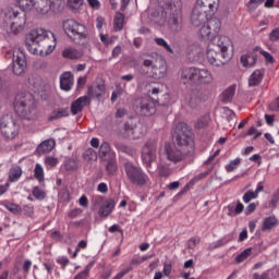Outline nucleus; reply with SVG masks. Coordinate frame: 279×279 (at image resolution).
Wrapping results in <instances>:
<instances>
[{"label":"nucleus","instance_id":"nucleus-45","mask_svg":"<svg viewBox=\"0 0 279 279\" xmlns=\"http://www.w3.org/2000/svg\"><path fill=\"white\" fill-rule=\"evenodd\" d=\"M133 138H141V136L145 135V131H143V125H136L131 130Z\"/></svg>","mask_w":279,"mask_h":279},{"label":"nucleus","instance_id":"nucleus-28","mask_svg":"<svg viewBox=\"0 0 279 279\" xmlns=\"http://www.w3.org/2000/svg\"><path fill=\"white\" fill-rule=\"evenodd\" d=\"M240 62L245 69H250L256 64V57L254 54H244L241 57Z\"/></svg>","mask_w":279,"mask_h":279},{"label":"nucleus","instance_id":"nucleus-40","mask_svg":"<svg viewBox=\"0 0 279 279\" xmlns=\"http://www.w3.org/2000/svg\"><path fill=\"white\" fill-rule=\"evenodd\" d=\"M58 158L48 156L45 158V165L46 169H53L54 167H58Z\"/></svg>","mask_w":279,"mask_h":279},{"label":"nucleus","instance_id":"nucleus-7","mask_svg":"<svg viewBox=\"0 0 279 279\" xmlns=\"http://www.w3.org/2000/svg\"><path fill=\"white\" fill-rule=\"evenodd\" d=\"M63 29L76 45L88 43V28L84 24H80L75 20H66L63 22Z\"/></svg>","mask_w":279,"mask_h":279},{"label":"nucleus","instance_id":"nucleus-8","mask_svg":"<svg viewBox=\"0 0 279 279\" xmlns=\"http://www.w3.org/2000/svg\"><path fill=\"white\" fill-rule=\"evenodd\" d=\"M124 171L129 182L134 184V186H147V184H151V180L145 170L140 166L134 165L132 161H126L124 163Z\"/></svg>","mask_w":279,"mask_h":279},{"label":"nucleus","instance_id":"nucleus-33","mask_svg":"<svg viewBox=\"0 0 279 279\" xmlns=\"http://www.w3.org/2000/svg\"><path fill=\"white\" fill-rule=\"evenodd\" d=\"M125 21V16L123 13H118L113 20V27L116 32H121L123 29V23Z\"/></svg>","mask_w":279,"mask_h":279},{"label":"nucleus","instance_id":"nucleus-48","mask_svg":"<svg viewBox=\"0 0 279 279\" xmlns=\"http://www.w3.org/2000/svg\"><path fill=\"white\" fill-rule=\"evenodd\" d=\"M173 269V264L171 262H165L163 263V276H166V278H169V276H171V271Z\"/></svg>","mask_w":279,"mask_h":279},{"label":"nucleus","instance_id":"nucleus-4","mask_svg":"<svg viewBox=\"0 0 279 279\" xmlns=\"http://www.w3.org/2000/svg\"><path fill=\"white\" fill-rule=\"evenodd\" d=\"M181 82L185 86H208L215 82V76L206 68H185L181 72Z\"/></svg>","mask_w":279,"mask_h":279},{"label":"nucleus","instance_id":"nucleus-10","mask_svg":"<svg viewBox=\"0 0 279 279\" xmlns=\"http://www.w3.org/2000/svg\"><path fill=\"white\" fill-rule=\"evenodd\" d=\"M143 66L150 69L151 76L155 80H162L167 77V61L161 57L144 60Z\"/></svg>","mask_w":279,"mask_h":279},{"label":"nucleus","instance_id":"nucleus-11","mask_svg":"<svg viewBox=\"0 0 279 279\" xmlns=\"http://www.w3.org/2000/svg\"><path fill=\"white\" fill-rule=\"evenodd\" d=\"M158 158V142L151 140L145 143L142 148V162L146 167L148 173H151V163Z\"/></svg>","mask_w":279,"mask_h":279},{"label":"nucleus","instance_id":"nucleus-38","mask_svg":"<svg viewBox=\"0 0 279 279\" xmlns=\"http://www.w3.org/2000/svg\"><path fill=\"white\" fill-rule=\"evenodd\" d=\"M34 173H35V178L39 182H43L45 180V169H43V166L40 163H36Z\"/></svg>","mask_w":279,"mask_h":279},{"label":"nucleus","instance_id":"nucleus-59","mask_svg":"<svg viewBox=\"0 0 279 279\" xmlns=\"http://www.w3.org/2000/svg\"><path fill=\"white\" fill-rule=\"evenodd\" d=\"M87 278H88V269H85L78 275H76L74 279H87Z\"/></svg>","mask_w":279,"mask_h":279},{"label":"nucleus","instance_id":"nucleus-21","mask_svg":"<svg viewBox=\"0 0 279 279\" xmlns=\"http://www.w3.org/2000/svg\"><path fill=\"white\" fill-rule=\"evenodd\" d=\"M98 156L102 160H109L110 158H114V151H112V147L108 142H102L99 146Z\"/></svg>","mask_w":279,"mask_h":279},{"label":"nucleus","instance_id":"nucleus-41","mask_svg":"<svg viewBox=\"0 0 279 279\" xmlns=\"http://www.w3.org/2000/svg\"><path fill=\"white\" fill-rule=\"evenodd\" d=\"M63 58H69L70 60H75L77 58V50L74 48H65L62 52Z\"/></svg>","mask_w":279,"mask_h":279},{"label":"nucleus","instance_id":"nucleus-16","mask_svg":"<svg viewBox=\"0 0 279 279\" xmlns=\"http://www.w3.org/2000/svg\"><path fill=\"white\" fill-rule=\"evenodd\" d=\"M133 106L142 117H151L156 113V105L149 97H138L134 100Z\"/></svg>","mask_w":279,"mask_h":279},{"label":"nucleus","instance_id":"nucleus-49","mask_svg":"<svg viewBox=\"0 0 279 279\" xmlns=\"http://www.w3.org/2000/svg\"><path fill=\"white\" fill-rule=\"evenodd\" d=\"M253 279H271V270H266L263 274H253Z\"/></svg>","mask_w":279,"mask_h":279},{"label":"nucleus","instance_id":"nucleus-13","mask_svg":"<svg viewBox=\"0 0 279 279\" xmlns=\"http://www.w3.org/2000/svg\"><path fill=\"white\" fill-rule=\"evenodd\" d=\"M0 132L4 138H16L19 135V123H16L12 116H3L0 119Z\"/></svg>","mask_w":279,"mask_h":279},{"label":"nucleus","instance_id":"nucleus-9","mask_svg":"<svg viewBox=\"0 0 279 279\" xmlns=\"http://www.w3.org/2000/svg\"><path fill=\"white\" fill-rule=\"evenodd\" d=\"M175 144L187 151H193V133L189 124L181 122L174 129Z\"/></svg>","mask_w":279,"mask_h":279},{"label":"nucleus","instance_id":"nucleus-12","mask_svg":"<svg viewBox=\"0 0 279 279\" xmlns=\"http://www.w3.org/2000/svg\"><path fill=\"white\" fill-rule=\"evenodd\" d=\"M15 110L23 119H27V121H33V119H36V114H38L36 105L32 98H24L15 102Z\"/></svg>","mask_w":279,"mask_h":279},{"label":"nucleus","instance_id":"nucleus-55","mask_svg":"<svg viewBox=\"0 0 279 279\" xmlns=\"http://www.w3.org/2000/svg\"><path fill=\"white\" fill-rule=\"evenodd\" d=\"M43 265H44L48 276H51V274H53V269L56 268V265L52 263H44Z\"/></svg>","mask_w":279,"mask_h":279},{"label":"nucleus","instance_id":"nucleus-30","mask_svg":"<svg viewBox=\"0 0 279 279\" xmlns=\"http://www.w3.org/2000/svg\"><path fill=\"white\" fill-rule=\"evenodd\" d=\"M236 93V85L229 86L223 93H222V100L227 104L232 101L234 98V94Z\"/></svg>","mask_w":279,"mask_h":279},{"label":"nucleus","instance_id":"nucleus-42","mask_svg":"<svg viewBox=\"0 0 279 279\" xmlns=\"http://www.w3.org/2000/svg\"><path fill=\"white\" fill-rule=\"evenodd\" d=\"M209 118L207 116L201 117L195 122V128L197 130H203V128H206L208 125Z\"/></svg>","mask_w":279,"mask_h":279},{"label":"nucleus","instance_id":"nucleus-64","mask_svg":"<svg viewBox=\"0 0 279 279\" xmlns=\"http://www.w3.org/2000/svg\"><path fill=\"white\" fill-rule=\"evenodd\" d=\"M244 208H245V207L243 206L242 203H238V205H236V207H235V209H234L235 215H241V213H243V209H244Z\"/></svg>","mask_w":279,"mask_h":279},{"label":"nucleus","instance_id":"nucleus-56","mask_svg":"<svg viewBox=\"0 0 279 279\" xmlns=\"http://www.w3.org/2000/svg\"><path fill=\"white\" fill-rule=\"evenodd\" d=\"M254 210H256V203H251V204L246 207L245 215H252V213H254Z\"/></svg>","mask_w":279,"mask_h":279},{"label":"nucleus","instance_id":"nucleus-25","mask_svg":"<svg viewBox=\"0 0 279 279\" xmlns=\"http://www.w3.org/2000/svg\"><path fill=\"white\" fill-rule=\"evenodd\" d=\"M263 71L255 70L248 78V86H258L263 82Z\"/></svg>","mask_w":279,"mask_h":279},{"label":"nucleus","instance_id":"nucleus-54","mask_svg":"<svg viewBox=\"0 0 279 279\" xmlns=\"http://www.w3.org/2000/svg\"><path fill=\"white\" fill-rule=\"evenodd\" d=\"M260 54L265 58L266 62H269L270 64H272L274 56H271V53L265 50H260Z\"/></svg>","mask_w":279,"mask_h":279},{"label":"nucleus","instance_id":"nucleus-14","mask_svg":"<svg viewBox=\"0 0 279 279\" xmlns=\"http://www.w3.org/2000/svg\"><path fill=\"white\" fill-rule=\"evenodd\" d=\"M165 154L169 162H173V165H178V162H182L183 160H185L189 154H193V150H186V148H182L175 144L174 145L166 144Z\"/></svg>","mask_w":279,"mask_h":279},{"label":"nucleus","instance_id":"nucleus-62","mask_svg":"<svg viewBox=\"0 0 279 279\" xmlns=\"http://www.w3.org/2000/svg\"><path fill=\"white\" fill-rule=\"evenodd\" d=\"M23 269H24L25 274H27L29 271V269H32V260L26 259L24 262Z\"/></svg>","mask_w":279,"mask_h":279},{"label":"nucleus","instance_id":"nucleus-43","mask_svg":"<svg viewBox=\"0 0 279 279\" xmlns=\"http://www.w3.org/2000/svg\"><path fill=\"white\" fill-rule=\"evenodd\" d=\"M33 196L35 197V199H39L43 201L46 197L45 191H43V189L35 186L33 187Z\"/></svg>","mask_w":279,"mask_h":279},{"label":"nucleus","instance_id":"nucleus-58","mask_svg":"<svg viewBox=\"0 0 279 279\" xmlns=\"http://www.w3.org/2000/svg\"><path fill=\"white\" fill-rule=\"evenodd\" d=\"M270 110H274L275 112L279 110V98H277L276 100H274L270 105Z\"/></svg>","mask_w":279,"mask_h":279},{"label":"nucleus","instance_id":"nucleus-20","mask_svg":"<svg viewBox=\"0 0 279 279\" xmlns=\"http://www.w3.org/2000/svg\"><path fill=\"white\" fill-rule=\"evenodd\" d=\"M87 104H90V98L88 96H83L77 98L74 102H72V106H71L72 114H78V112H82V110H84V107Z\"/></svg>","mask_w":279,"mask_h":279},{"label":"nucleus","instance_id":"nucleus-36","mask_svg":"<svg viewBox=\"0 0 279 279\" xmlns=\"http://www.w3.org/2000/svg\"><path fill=\"white\" fill-rule=\"evenodd\" d=\"M155 43H156V45H158V47H162V49H166V51H168V53H174L173 48L170 47L169 43H167V40H165V38L157 37V38H155Z\"/></svg>","mask_w":279,"mask_h":279},{"label":"nucleus","instance_id":"nucleus-31","mask_svg":"<svg viewBox=\"0 0 279 279\" xmlns=\"http://www.w3.org/2000/svg\"><path fill=\"white\" fill-rule=\"evenodd\" d=\"M2 206H4V208H7V210L13 215H21L23 213V207L14 203L5 202L2 204Z\"/></svg>","mask_w":279,"mask_h":279},{"label":"nucleus","instance_id":"nucleus-23","mask_svg":"<svg viewBox=\"0 0 279 279\" xmlns=\"http://www.w3.org/2000/svg\"><path fill=\"white\" fill-rule=\"evenodd\" d=\"M105 92H106V84L104 83L98 84L96 87H93V86L88 87L89 97H96L97 99H99V97H101V95H104Z\"/></svg>","mask_w":279,"mask_h":279},{"label":"nucleus","instance_id":"nucleus-26","mask_svg":"<svg viewBox=\"0 0 279 279\" xmlns=\"http://www.w3.org/2000/svg\"><path fill=\"white\" fill-rule=\"evenodd\" d=\"M53 147H56V141L46 140L37 147V149L40 154H48Z\"/></svg>","mask_w":279,"mask_h":279},{"label":"nucleus","instance_id":"nucleus-6","mask_svg":"<svg viewBox=\"0 0 279 279\" xmlns=\"http://www.w3.org/2000/svg\"><path fill=\"white\" fill-rule=\"evenodd\" d=\"M25 23V13H21L14 9H8L4 12L2 28L7 34L16 36L23 32Z\"/></svg>","mask_w":279,"mask_h":279},{"label":"nucleus","instance_id":"nucleus-27","mask_svg":"<svg viewBox=\"0 0 279 279\" xmlns=\"http://www.w3.org/2000/svg\"><path fill=\"white\" fill-rule=\"evenodd\" d=\"M69 108H59L52 111L49 116V121H56L58 119H62V117H69Z\"/></svg>","mask_w":279,"mask_h":279},{"label":"nucleus","instance_id":"nucleus-52","mask_svg":"<svg viewBox=\"0 0 279 279\" xmlns=\"http://www.w3.org/2000/svg\"><path fill=\"white\" fill-rule=\"evenodd\" d=\"M279 204V189L272 194V198L270 201V206H272V208H276V206H278Z\"/></svg>","mask_w":279,"mask_h":279},{"label":"nucleus","instance_id":"nucleus-1","mask_svg":"<svg viewBox=\"0 0 279 279\" xmlns=\"http://www.w3.org/2000/svg\"><path fill=\"white\" fill-rule=\"evenodd\" d=\"M56 45V35L50 31L36 28L26 36V47L34 56H49L53 53Z\"/></svg>","mask_w":279,"mask_h":279},{"label":"nucleus","instance_id":"nucleus-17","mask_svg":"<svg viewBox=\"0 0 279 279\" xmlns=\"http://www.w3.org/2000/svg\"><path fill=\"white\" fill-rule=\"evenodd\" d=\"M27 69L25 51L21 47L13 48V73L14 75H23Z\"/></svg>","mask_w":279,"mask_h":279},{"label":"nucleus","instance_id":"nucleus-22","mask_svg":"<svg viewBox=\"0 0 279 279\" xmlns=\"http://www.w3.org/2000/svg\"><path fill=\"white\" fill-rule=\"evenodd\" d=\"M276 226H278V218L276 216L266 217L262 223V232H270Z\"/></svg>","mask_w":279,"mask_h":279},{"label":"nucleus","instance_id":"nucleus-24","mask_svg":"<svg viewBox=\"0 0 279 279\" xmlns=\"http://www.w3.org/2000/svg\"><path fill=\"white\" fill-rule=\"evenodd\" d=\"M157 173L160 175V178H169V175H171V168L169 165H166L161 158L157 165Z\"/></svg>","mask_w":279,"mask_h":279},{"label":"nucleus","instance_id":"nucleus-15","mask_svg":"<svg viewBox=\"0 0 279 279\" xmlns=\"http://www.w3.org/2000/svg\"><path fill=\"white\" fill-rule=\"evenodd\" d=\"M221 32V20L211 17L205 24L201 25L199 36L205 40H213Z\"/></svg>","mask_w":279,"mask_h":279},{"label":"nucleus","instance_id":"nucleus-35","mask_svg":"<svg viewBox=\"0 0 279 279\" xmlns=\"http://www.w3.org/2000/svg\"><path fill=\"white\" fill-rule=\"evenodd\" d=\"M116 147L119 149V151H122V154H126L131 157L136 156V150L134 148H130V146H125L124 144H117Z\"/></svg>","mask_w":279,"mask_h":279},{"label":"nucleus","instance_id":"nucleus-44","mask_svg":"<svg viewBox=\"0 0 279 279\" xmlns=\"http://www.w3.org/2000/svg\"><path fill=\"white\" fill-rule=\"evenodd\" d=\"M107 163V171L108 173H114L117 171V159L114 157H111L110 159L106 160Z\"/></svg>","mask_w":279,"mask_h":279},{"label":"nucleus","instance_id":"nucleus-29","mask_svg":"<svg viewBox=\"0 0 279 279\" xmlns=\"http://www.w3.org/2000/svg\"><path fill=\"white\" fill-rule=\"evenodd\" d=\"M21 175H23V170L21 169L20 166H15L11 168L9 172V180L10 182H19V180L21 179Z\"/></svg>","mask_w":279,"mask_h":279},{"label":"nucleus","instance_id":"nucleus-37","mask_svg":"<svg viewBox=\"0 0 279 279\" xmlns=\"http://www.w3.org/2000/svg\"><path fill=\"white\" fill-rule=\"evenodd\" d=\"M252 256V247L245 248L241 254L235 257V263L240 264L247 260Z\"/></svg>","mask_w":279,"mask_h":279},{"label":"nucleus","instance_id":"nucleus-19","mask_svg":"<svg viewBox=\"0 0 279 279\" xmlns=\"http://www.w3.org/2000/svg\"><path fill=\"white\" fill-rule=\"evenodd\" d=\"M74 78L71 72H64L60 76V87L62 90L69 92L73 88Z\"/></svg>","mask_w":279,"mask_h":279},{"label":"nucleus","instance_id":"nucleus-61","mask_svg":"<svg viewBox=\"0 0 279 279\" xmlns=\"http://www.w3.org/2000/svg\"><path fill=\"white\" fill-rule=\"evenodd\" d=\"M168 189L170 191H175L177 189H180V181L169 183Z\"/></svg>","mask_w":279,"mask_h":279},{"label":"nucleus","instance_id":"nucleus-39","mask_svg":"<svg viewBox=\"0 0 279 279\" xmlns=\"http://www.w3.org/2000/svg\"><path fill=\"white\" fill-rule=\"evenodd\" d=\"M239 165H241V158H235L226 166V171L232 173V171L239 169Z\"/></svg>","mask_w":279,"mask_h":279},{"label":"nucleus","instance_id":"nucleus-18","mask_svg":"<svg viewBox=\"0 0 279 279\" xmlns=\"http://www.w3.org/2000/svg\"><path fill=\"white\" fill-rule=\"evenodd\" d=\"M95 204L99 205L100 204V208L98 210V214L100 217H108V215H110V213H112V210H114V199L109 198L104 201V197L101 196H97L95 198Z\"/></svg>","mask_w":279,"mask_h":279},{"label":"nucleus","instance_id":"nucleus-60","mask_svg":"<svg viewBox=\"0 0 279 279\" xmlns=\"http://www.w3.org/2000/svg\"><path fill=\"white\" fill-rule=\"evenodd\" d=\"M121 46H117L113 48L112 50V58H119V56H121Z\"/></svg>","mask_w":279,"mask_h":279},{"label":"nucleus","instance_id":"nucleus-57","mask_svg":"<svg viewBox=\"0 0 279 279\" xmlns=\"http://www.w3.org/2000/svg\"><path fill=\"white\" fill-rule=\"evenodd\" d=\"M97 191L99 193H108V185L105 182H101L98 187Z\"/></svg>","mask_w":279,"mask_h":279},{"label":"nucleus","instance_id":"nucleus-63","mask_svg":"<svg viewBox=\"0 0 279 279\" xmlns=\"http://www.w3.org/2000/svg\"><path fill=\"white\" fill-rule=\"evenodd\" d=\"M199 243V238H192L189 241V247H195Z\"/></svg>","mask_w":279,"mask_h":279},{"label":"nucleus","instance_id":"nucleus-51","mask_svg":"<svg viewBox=\"0 0 279 279\" xmlns=\"http://www.w3.org/2000/svg\"><path fill=\"white\" fill-rule=\"evenodd\" d=\"M201 102H202V99H199V97L192 96L189 99L190 108H197V106H199Z\"/></svg>","mask_w":279,"mask_h":279},{"label":"nucleus","instance_id":"nucleus-34","mask_svg":"<svg viewBox=\"0 0 279 279\" xmlns=\"http://www.w3.org/2000/svg\"><path fill=\"white\" fill-rule=\"evenodd\" d=\"M83 158L86 160V162H95L97 160V151L93 148H87L83 153Z\"/></svg>","mask_w":279,"mask_h":279},{"label":"nucleus","instance_id":"nucleus-47","mask_svg":"<svg viewBox=\"0 0 279 279\" xmlns=\"http://www.w3.org/2000/svg\"><path fill=\"white\" fill-rule=\"evenodd\" d=\"M258 196L256 195V193L252 190L247 191L246 193H244L243 195V202L244 204H250L251 199H256Z\"/></svg>","mask_w":279,"mask_h":279},{"label":"nucleus","instance_id":"nucleus-32","mask_svg":"<svg viewBox=\"0 0 279 279\" xmlns=\"http://www.w3.org/2000/svg\"><path fill=\"white\" fill-rule=\"evenodd\" d=\"M23 12H29L34 10L36 2L34 0H16Z\"/></svg>","mask_w":279,"mask_h":279},{"label":"nucleus","instance_id":"nucleus-46","mask_svg":"<svg viewBox=\"0 0 279 279\" xmlns=\"http://www.w3.org/2000/svg\"><path fill=\"white\" fill-rule=\"evenodd\" d=\"M68 5L72 8V10H80L82 5H84V0H68Z\"/></svg>","mask_w":279,"mask_h":279},{"label":"nucleus","instance_id":"nucleus-53","mask_svg":"<svg viewBox=\"0 0 279 279\" xmlns=\"http://www.w3.org/2000/svg\"><path fill=\"white\" fill-rule=\"evenodd\" d=\"M121 95H123V88L118 87L112 92L111 95V101H114L116 99H119V97H121Z\"/></svg>","mask_w":279,"mask_h":279},{"label":"nucleus","instance_id":"nucleus-2","mask_svg":"<svg viewBox=\"0 0 279 279\" xmlns=\"http://www.w3.org/2000/svg\"><path fill=\"white\" fill-rule=\"evenodd\" d=\"M232 40L229 37L220 36L217 44L208 46L206 51V60L210 66L219 69L223 64H228L233 56Z\"/></svg>","mask_w":279,"mask_h":279},{"label":"nucleus","instance_id":"nucleus-3","mask_svg":"<svg viewBox=\"0 0 279 279\" xmlns=\"http://www.w3.org/2000/svg\"><path fill=\"white\" fill-rule=\"evenodd\" d=\"M158 16L161 21L167 20L172 34H180L182 32V0H168Z\"/></svg>","mask_w":279,"mask_h":279},{"label":"nucleus","instance_id":"nucleus-50","mask_svg":"<svg viewBox=\"0 0 279 279\" xmlns=\"http://www.w3.org/2000/svg\"><path fill=\"white\" fill-rule=\"evenodd\" d=\"M22 210L26 215V217H32V215H34V205H23Z\"/></svg>","mask_w":279,"mask_h":279},{"label":"nucleus","instance_id":"nucleus-5","mask_svg":"<svg viewBox=\"0 0 279 279\" xmlns=\"http://www.w3.org/2000/svg\"><path fill=\"white\" fill-rule=\"evenodd\" d=\"M220 0H197L191 15V23L194 27H202L208 23V14H215L219 10Z\"/></svg>","mask_w":279,"mask_h":279}]
</instances>
